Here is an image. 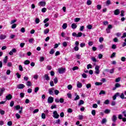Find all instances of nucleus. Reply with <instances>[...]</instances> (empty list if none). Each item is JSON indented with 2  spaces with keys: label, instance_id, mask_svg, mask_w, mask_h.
Masks as SVG:
<instances>
[{
  "label": "nucleus",
  "instance_id": "79ce46f5",
  "mask_svg": "<svg viewBox=\"0 0 126 126\" xmlns=\"http://www.w3.org/2000/svg\"><path fill=\"white\" fill-rule=\"evenodd\" d=\"M91 60L94 62V63H96L97 62V60H96V58L94 57H92Z\"/></svg>",
  "mask_w": 126,
  "mask_h": 126
},
{
  "label": "nucleus",
  "instance_id": "cd10ccee",
  "mask_svg": "<svg viewBox=\"0 0 126 126\" xmlns=\"http://www.w3.org/2000/svg\"><path fill=\"white\" fill-rule=\"evenodd\" d=\"M59 93H60V91H59V90H54V94H55V95H58Z\"/></svg>",
  "mask_w": 126,
  "mask_h": 126
},
{
  "label": "nucleus",
  "instance_id": "e2e57ef3",
  "mask_svg": "<svg viewBox=\"0 0 126 126\" xmlns=\"http://www.w3.org/2000/svg\"><path fill=\"white\" fill-rule=\"evenodd\" d=\"M126 32H124L123 33V36H121L122 39H123V38H126Z\"/></svg>",
  "mask_w": 126,
  "mask_h": 126
},
{
  "label": "nucleus",
  "instance_id": "9b49d317",
  "mask_svg": "<svg viewBox=\"0 0 126 126\" xmlns=\"http://www.w3.org/2000/svg\"><path fill=\"white\" fill-rule=\"evenodd\" d=\"M77 87L78 88H81L82 87V83H80L79 81L77 82Z\"/></svg>",
  "mask_w": 126,
  "mask_h": 126
},
{
  "label": "nucleus",
  "instance_id": "de8ad7c7",
  "mask_svg": "<svg viewBox=\"0 0 126 126\" xmlns=\"http://www.w3.org/2000/svg\"><path fill=\"white\" fill-rule=\"evenodd\" d=\"M115 87H116V88H118L119 87H121V84H120L119 83H116L115 84Z\"/></svg>",
  "mask_w": 126,
  "mask_h": 126
},
{
  "label": "nucleus",
  "instance_id": "20e7f679",
  "mask_svg": "<svg viewBox=\"0 0 126 126\" xmlns=\"http://www.w3.org/2000/svg\"><path fill=\"white\" fill-rule=\"evenodd\" d=\"M65 71V69L63 68H59L58 69V72L60 74L64 73Z\"/></svg>",
  "mask_w": 126,
  "mask_h": 126
},
{
  "label": "nucleus",
  "instance_id": "aec40b11",
  "mask_svg": "<svg viewBox=\"0 0 126 126\" xmlns=\"http://www.w3.org/2000/svg\"><path fill=\"white\" fill-rule=\"evenodd\" d=\"M102 84H103V83H102V82H96L95 83V85H96V86H99L100 85H102Z\"/></svg>",
  "mask_w": 126,
  "mask_h": 126
},
{
  "label": "nucleus",
  "instance_id": "4468645a",
  "mask_svg": "<svg viewBox=\"0 0 126 126\" xmlns=\"http://www.w3.org/2000/svg\"><path fill=\"white\" fill-rule=\"evenodd\" d=\"M6 38V36L5 35L1 34L0 35V40H3Z\"/></svg>",
  "mask_w": 126,
  "mask_h": 126
},
{
  "label": "nucleus",
  "instance_id": "37998d69",
  "mask_svg": "<svg viewBox=\"0 0 126 126\" xmlns=\"http://www.w3.org/2000/svg\"><path fill=\"white\" fill-rule=\"evenodd\" d=\"M115 56H116V52H114V53H112V54L110 56V58L111 59H113V58H115Z\"/></svg>",
  "mask_w": 126,
  "mask_h": 126
},
{
  "label": "nucleus",
  "instance_id": "c03bdc74",
  "mask_svg": "<svg viewBox=\"0 0 126 126\" xmlns=\"http://www.w3.org/2000/svg\"><path fill=\"white\" fill-rule=\"evenodd\" d=\"M115 35L117 36V37H120V36H122V33L121 32H117L115 34Z\"/></svg>",
  "mask_w": 126,
  "mask_h": 126
},
{
  "label": "nucleus",
  "instance_id": "b1692460",
  "mask_svg": "<svg viewBox=\"0 0 126 126\" xmlns=\"http://www.w3.org/2000/svg\"><path fill=\"white\" fill-rule=\"evenodd\" d=\"M106 123H107V119H106V118H104L103 119H102L101 121V124H106Z\"/></svg>",
  "mask_w": 126,
  "mask_h": 126
},
{
  "label": "nucleus",
  "instance_id": "338daca9",
  "mask_svg": "<svg viewBox=\"0 0 126 126\" xmlns=\"http://www.w3.org/2000/svg\"><path fill=\"white\" fill-rule=\"evenodd\" d=\"M74 50L76 51V52H77L78 50H79V48H78V46H76L74 48Z\"/></svg>",
  "mask_w": 126,
  "mask_h": 126
},
{
  "label": "nucleus",
  "instance_id": "c9c22d12",
  "mask_svg": "<svg viewBox=\"0 0 126 126\" xmlns=\"http://www.w3.org/2000/svg\"><path fill=\"white\" fill-rule=\"evenodd\" d=\"M41 118L43 119V120H45V119H46V115L44 113H42Z\"/></svg>",
  "mask_w": 126,
  "mask_h": 126
},
{
  "label": "nucleus",
  "instance_id": "13d9d810",
  "mask_svg": "<svg viewBox=\"0 0 126 126\" xmlns=\"http://www.w3.org/2000/svg\"><path fill=\"white\" fill-rule=\"evenodd\" d=\"M126 58L125 57H122L121 58V61L122 62H126Z\"/></svg>",
  "mask_w": 126,
  "mask_h": 126
},
{
  "label": "nucleus",
  "instance_id": "ddd939ff",
  "mask_svg": "<svg viewBox=\"0 0 126 126\" xmlns=\"http://www.w3.org/2000/svg\"><path fill=\"white\" fill-rule=\"evenodd\" d=\"M114 14L115 15H119L120 14V9H117L114 11Z\"/></svg>",
  "mask_w": 126,
  "mask_h": 126
},
{
  "label": "nucleus",
  "instance_id": "f03ea898",
  "mask_svg": "<svg viewBox=\"0 0 126 126\" xmlns=\"http://www.w3.org/2000/svg\"><path fill=\"white\" fill-rule=\"evenodd\" d=\"M99 69H100V66H95L94 73L96 74H99L100 73V70H99Z\"/></svg>",
  "mask_w": 126,
  "mask_h": 126
},
{
  "label": "nucleus",
  "instance_id": "0eeeda50",
  "mask_svg": "<svg viewBox=\"0 0 126 126\" xmlns=\"http://www.w3.org/2000/svg\"><path fill=\"white\" fill-rule=\"evenodd\" d=\"M16 49L14 48L12 49L11 51H10V52L9 53V55H10V56H12L13 55V53H16Z\"/></svg>",
  "mask_w": 126,
  "mask_h": 126
},
{
  "label": "nucleus",
  "instance_id": "e433bc0d",
  "mask_svg": "<svg viewBox=\"0 0 126 126\" xmlns=\"http://www.w3.org/2000/svg\"><path fill=\"white\" fill-rule=\"evenodd\" d=\"M16 26H17V25L16 24H13L11 26L12 29H14V28H16Z\"/></svg>",
  "mask_w": 126,
  "mask_h": 126
},
{
  "label": "nucleus",
  "instance_id": "393cba45",
  "mask_svg": "<svg viewBox=\"0 0 126 126\" xmlns=\"http://www.w3.org/2000/svg\"><path fill=\"white\" fill-rule=\"evenodd\" d=\"M35 22L36 24H38L40 22V19L36 18L35 20Z\"/></svg>",
  "mask_w": 126,
  "mask_h": 126
},
{
  "label": "nucleus",
  "instance_id": "2eb2a0df",
  "mask_svg": "<svg viewBox=\"0 0 126 126\" xmlns=\"http://www.w3.org/2000/svg\"><path fill=\"white\" fill-rule=\"evenodd\" d=\"M76 27H77V25H76L75 23H73L71 25V28L72 29H76Z\"/></svg>",
  "mask_w": 126,
  "mask_h": 126
},
{
  "label": "nucleus",
  "instance_id": "8fccbe9b",
  "mask_svg": "<svg viewBox=\"0 0 126 126\" xmlns=\"http://www.w3.org/2000/svg\"><path fill=\"white\" fill-rule=\"evenodd\" d=\"M89 68H92V65L91 64H89L87 65V69H89Z\"/></svg>",
  "mask_w": 126,
  "mask_h": 126
},
{
  "label": "nucleus",
  "instance_id": "7c9ffc66",
  "mask_svg": "<svg viewBox=\"0 0 126 126\" xmlns=\"http://www.w3.org/2000/svg\"><path fill=\"white\" fill-rule=\"evenodd\" d=\"M19 69L20 71H23V67H22V65H19Z\"/></svg>",
  "mask_w": 126,
  "mask_h": 126
},
{
  "label": "nucleus",
  "instance_id": "72a5a7b5",
  "mask_svg": "<svg viewBox=\"0 0 126 126\" xmlns=\"http://www.w3.org/2000/svg\"><path fill=\"white\" fill-rule=\"evenodd\" d=\"M80 46L81 48H83L86 46L85 43H81L80 44Z\"/></svg>",
  "mask_w": 126,
  "mask_h": 126
},
{
  "label": "nucleus",
  "instance_id": "f257e3e1",
  "mask_svg": "<svg viewBox=\"0 0 126 126\" xmlns=\"http://www.w3.org/2000/svg\"><path fill=\"white\" fill-rule=\"evenodd\" d=\"M53 117L54 118V119H59L60 118V115H59L58 113V111H54L53 112Z\"/></svg>",
  "mask_w": 126,
  "mask_h": 126
},
{
  "label": "nucleus",
  "instance_id": "f8f14e48",
  "mask_svg": "<svg viewBox=\"0 0 126 126\" xmlns=\"http://www.w3.org/2000/svg\"><path fill=\"white\" fill-rule=\"evenodd\" d=\"M12 98V95L11 94H9L8 95L6 96V99L7 100H11Z\"/></svg>",
  "mask_w": 126,
  "mask_h": 126
},
{
  "label": "nucleus",
  "instance_id": "6e6552de",
  "mask_svg": "<svg viewBox=\"0 0 126 126\" xmlns=\"http://www.w3.org/2000/svg\"><path fill=\"white\" fill-rule=\"evenodd\" d=\"M38 5L39 6H45V5H46V2L45 1H40L38 3Z\"/></svg>",
  "mask_w": 126,
  "mask_h": 126
},
{
  "label": "nucleus",
  "instance_id": "4c0bfd02",
  "mask_svg": "<svg viewBox=\"0 0 126 126\" xmlns=\"http://www.w3.org/2000/svg\"><path fill=\"white\" fill-rule=\"evenodd\" d=\"M79 99H80L79 95H77L76 97L74 98V101H77V100H79Z\"/></svg>",
  "mask_w": 126,
  "mask_h": 126
},
{
  "label": "nucleus",
  "instance_id": "39448f33",
  "mask_svg": "<svg viewBox=\"0 0 126 126\" xmlns=\"http://www.w3.org/2000/svg\"><path fill=\"white\" fill-rule=\"evenodd\" d=\"M24 87H25V85L22 84H20L17 85V88H18V89H23Z\"/></svg>",
  "mask_w": 126,
  "mask_h": 126
},
{
  "label": "nucleus",
  "instance_id": "412c9836",
  "mask_svg": "<svg viewBox=\"0 0 126 126\" xmlns=\"http://www.w3.org/2000/svg\"><path fill=\"white\" fill-rule=\"evenodd\" d=\"M83 104H84V101L83 100H80L78 103V106H81V105H83Z\"/></svg>",
  "mask_w": 126,
  "mask_h": 126
},
{
  "label": "nucleus",
  "instance_id": "a878e982",
  "mask_svg": "<svg viewBox=\"0 0 126 126\" xmlns=\"http://www.w3.org/2000/svg\"><path fill=\"white\" fill-rule=\"evenodd\" d=\"M121 79H122L121 77H118L116 79L115 82H120V81H121Z\"/></svg>",
  "mask_w": 126,
  "mask_h": 126
},
{
  "label": "nucleus",
  "instance_id": "1a4fd4ad",
  "mask_svg": "<svg viewBox=\"0 0 126 126\" xmlns=\"http://www.w3.org/2000/svg\"><path fill=\"white\" fill-rule=\"evenodd\" d=\"M118 120V117L115 115H114L112 118V121L113 123H116V121Z\"/></svg>",
  "mask_w": 126,
  "mask_h": 126
},
{
  "label": "nucleus",
  "instance_id": "dca6fc26",
  "mask_svg": "<svg viewBox=\"0 0 126 126\" xmlns=\"http://www.w3.org/2000/svg\"><path fill=\"white\" fill-rule=\"evenodd\" d=\"M67 27V24L64 23L62 26L63 29H66V28Z\"/></svg>",
  "mask_w": 126,
  "mask_h": 126
},
{
  "label": "nucleus",
  "instance_id": "6e6d98bb",
  "mask_svg": "<svg viewBox=\"0 0 126 126\" xmlns=\"http://www.w3.org/2000/svg\"><path fill=\"white\" fill-rule=\"evenodd\" d=\"M16 21H17V20H16V19L13 20L11 21L10 24H13V23H15V22H16Z\"/></svg>",
  "mask_w": 126,
  "mask_h": 126
},
{
  "label": "nucleus",
  "instance_id": "7ed1b4c3",
  "mask_svg": "<svg viewBox=\"0 0 126 126\" xmlns=\"http://www.w3.org/2000/svg\"><path fill=\"white\" fill-rule=\"evenodd\" d=\"M47 102L49 104H52L54 102V97L52 96H49L48 98Z\"/></svg>",
  "mask_w": 126,
  "mask_h": 126
},
{
  "label": "nucleus",
  "instance_id": "0e129e2a",
  "mask_svg": "<svg viewBox=\"0 0 126 126\" xmlns=\"http://www.w3.org/2000/svg\"><path fill=\"white\" fill-rule=\"evenodd\" d=\"M7 125H8V126H12V122H11V121L8 122Z\"/></svg>",
  "mask_w": 126,
  "mask_h": 126
},
{
  "label": "nucleus",
  "instance_id": "774afa93",
  "mask_svg": "<svg viewBox=\"0 0 126 126\" xmlns=\"http://www.w3.org/2000/svg\"><path fill=\"white\" fill-rule=\"evenodd\" d=\"M16 117L17 119H20V115L18 113H17L16 114Z\"/></svg>",
  "mask_w": 126,
  "mask_h": 126
},
{
  "label": "nucleus",
  "instance_id": "423d86ee",
  "mask_svg": "<svg viewBox=\"0 0 126 126\" xmlns=\"http://www.w3.org/2000/svg\"><path fill=\"white\" fill-rule=\"evenodd\" d=\"M54 90H55V89L54 88H51L49 89V93L50 95H54Z\"/></svg>",
  "mask_w": 126,
  "mask_h": 126
},
{
  "label": "nucleus",
  "instance_id": "f3484780",
  "mask_svg": "<svg viewBox=\"0 0 126 126\" xmlns=\"http://www.w3.org/2000/svg\"><path fill=\"white\" fill-rule=\"evenodd\" d=\"M4 90H5L4 88L0 89V96H1V94L3 93Z\"/></svg>",
  "mask_w": 126,
  "mask_h": 126
},
{
  "label": "nucleus",
  "instance_id": "ea45409f",
  "mask_svg": "<svg viewBox=\"0 0 126 126\" xmlns=\"http://www.w3.org/2000/svg\"><path fill=\"white\" fill-rule=\"evenodd\" d=\"M63 47H64L65 48L67 46V43H66V42L65 41H64L63 43Z\"/></svg>",
  "mask_w": 126,
  "mask_h": 126
},
{
  "label": "nucleus",
  "instance_id": "4d7b16f0",
  "mask_svg": "<svg viewBox=\"0 0 126 126\" xmlns=\"http://www.w3.org/2000/svg\"><path fill=\"white\" fill-rule=\"evenodd\" d=\"M114 71H115V68H112L109 70L110 73H114Z\"/></svg>",
  "mask_w": 126,
  "mask_h": 126
},
{
  "label": "nucleus",
  "instance_id": "bb28decb",
  "mask_svg": "<svg viewBox=\"0 0 126 126\" xmlns=\"http://www.w3.org/2000/svg\"><path fill=\"white\" fill-rule=\"evenodd\" d=\"M120 97L121 99H126V97H125V94H124V93H122L121 95H120Z\"/></svg>",
  "mask_w": 126,
  "mask_h": 126
},
{
  "label": "nucleus",
  "instance_id": "6ab92c4d",
  "mask_svg": "<svg viewBox=\"0 0 126 126\" xmlns=\"http://www.w3.org/2000/svg\"><path fill=\"white\" fill-rule=\"evenodd\" d=\"M87 4L88 5H91V4H92V1H91V0H88L87 1Z\"/></svg>",
  "mask_w": 126,
  "mask_h": 126
},
{
  "label": "nucleus",
  "instance_id": "5701e85b",
  "mask_svg": "<svg viewBox=\"0 0 126 126\" xmlns=\"http://www.w3.org/2000/svg\"><path fill=\"white\" fill-rule=\"evenodd\" d=\"M49 32H50V30L49 29H46L44 31V34H48Z\"/></svg>",
  "mask_w": 126,
  "mask_h": 126
},
{
  "label": "nucleus",
  "instance_id": "f704fd0d",
  "mask_svg": "<svg viewBox=\"0 0 126 126\" xmlns=\"http://www.w3.org/2000/svg\"><path fill=\"white\" fill-rule=\"evenodd\" d=\"M92 115H93V116H95V115H96V110H93L92 111Z\"/></svg>",
  "mask_w": 126,
  "mask_h": 126
},
{
  "label": "nucleus",
  "instance_id": "c85d7f7f",
  "mask_svg": "<svg viewBox=\"0 0 126 126\" xmlns=\"http://www.w3.org/2000/svg\"><path fill=\"white\" fill-rule=\"evenodd\" d=\"M105 114H110L111 113V110L109 109H106L104 111Z\"/></svg>",
  "mask_w": 126,
  "mask_h": 126
},
{
  "label": "nucleus",
  "instance_id": "c756f323",
  "mask_svg": "<svg viewBox=\"0 0 126 126\" xmlns=\"http://www.w3.org/2000/svg\"><path fill=\"white\" fill-rule=\"evenodd\" d=\"M54 53L55 50L54 49H52L50 51L49 54H50V55H53Z\"/></svg>",
  "mask_w": 126,
  "mask_h": 126
},
{
  "label": "nucleus",
  "instance_id": "3c124183",
  "mask_svg": "<svg viewBox=\"0 0 126 126\" xmlns=\"http://www.w3.org/2000/svg\"><path fill=\"white\" fill-rule=\"evenodd\" d=\"M59 102H60V103H63V102H64V99H63V98H61L60 99H59Z\"/></svg>",
  "mask_w": 126,
  "mask_h": 126
},
{
  "label": "nucleus",
  "instance_id": "a18cd8bd",
  "mask_svg": "<svg viewBox=\"0 0 126 126\" xmlns=\"http://www.w3.org/2000/svg\"><path fill=\"white\" fill-rule=\"evenodd\" d=\"M51 108L52 110H53V109H56L57 105L54 104L53 105L51 106Z\"/></svg>",
  "mask_w": 126,
  "mask_h": 126
},
{
  "label": "nucleus",
  "instance_id": "473e14b6",
  "mask_svg": "<svg viewBox=\"0 0 126 126\" xmlns=\"http://www.w3.org/2000/svg\"><path fill=\"white\" fill-rule=\"evenodd\" d=\"M24 64H29L30 63V61L29 60H26L24 63Z\"/></svg>",
  "mask_w": 126,
  "mask_h": 126
},
{
  "label": "nucleus",
  "instance_id": "9d476101",
  "mask_svg": "<svg viewBox=\"0 0 126 126\" xmlns=\"http://www.w3.org/2000/svg\"><path fill=\"white\" fill-rule=\"evenodd\" d=\"M44 77L45 80H47V81H49V80H50V77H49V75L46 74L44 75Z\"/></svg>",
  "mask_w": 126,
  "mask_h": 126
},
{
  "label": "nucleus",
  "instance_id": "58836bf2",
  "mask_svg": "<svg viewBox=\"0 0 126 126\" xmlns=\"http://www.w3.org/2000/svg\"><path fill=\"white\" fill-rule=\"evenodd\" d=\"M106 5H110L111 4V1L110 0H107L106 2Z\"/></svg>",
  "mask_w": 126,
  "mask_h": 126
},
{
  "label": "nucleus",
  "instance_id": "864d4df0",
  "mask_svg": "<svg viewBox=\"0 0 126 126\" xmlns=\"http://www.w3.org/2000/svg\"><path fill=\"white\" fill-rule=\"evenodd\" d=\"M102 94H106V92H105V91H104L103 90H102L99 93V95H101Z\"/></svg>",
  "mask_w": 126,
  "mask_h": 126
},
{
  "label": "nucleus",
  "instance_id": "a19ab883",
  "mask_svg": "<svg viewBox=\"0 0 126 126\" xmlns=\"http://www.w3.org/2000/svg\"><path fill=\"white\" fill-rule=\"evenodd\" d=\"M82 36V32H78V34H77V38H78L79 37H81Z\"/></svg>",
  "mask_w": 126,
  "mask_h": 126
},
{
  "label": "nucleus",
  "instance_id": "052dcab7",
  "mask_svg": "<svg viewBox=\"0 0 126 126\" xmlns=\"http://www.w3.org/2000/svg\"><path fill=\"white\" fill-rule=\"evenodd\" d=\"M67 96H68V98H71V97H72L71 94L70 93L67 94Z\"/></svg>",
  "mask_w": 126,
  "mask_h": 126
},
{
  "label": "nucleus",
  "instance_id": "2f4dec72",
  "mask_svg": "<svg viewBox=\"0 0 126 126\" xmlns=\"http://www.w3.org/2000/svg\"><path fill=\"white\" fill-rule=\"evenodd\" d=\"M78 118L79 120H83L84 117H83V115H79L78 116Z\"/></svg>",
  "mask_w": 126,
  "mask_h": 126
},
{
  "label": "nucleus",
  "instance_id": "680f3d73",
  "mask_svg": "<svg viewBox=\"0 0 126 126\" xmlns=\"http://www.w3.org/2000/svg\"><path fill=\"white\" fill-rule=\"evenodd\" d=\"M54 82L55 84H57V83H58V78H55L54 79Z\"/></svg>",
  "mask_w": 126,
  "mask_h": 126
},
{
  "label": "nucleus",
  "instance_id": "69168bd1",
  "mask_svg": "<svg viewBox=\"0 0 126 126\" xmlns=\"http://www.w3.org/2000/svg\"><path fill=\"white\" fill-rule=\"evenodd\" d=\"M16 110H19L20 109V105H17L15 106Z\"/></svg>",
  "mask_w": 126,
  "mask_h": 126
},
{
  "label": "nucleus",
  "instance_id": "a211bd4d",
  "mask_svg": "<svg viewBox=\"0 0 126 126\" xmlns=\"http://www.w3.org/2000/svg\"><path fill=\"white\" fill-rule=\"evenodd\" d=\"M55 124L57 125H61V120L60 119L57 120L55 122Z\"/></svg>",
  "mask_w": 126,
  "mask_h": 126
},
{
  "label": "nucleus",
  "instance_id": "bf43d9fd",
  "mask_svg": "<svg viewBox=\"0 0 126 126\" xmlns=\"http://www.w3.org/2000/svg\"><path fill=\"white\" fill-rule=\"evenodd\" d=\"M26 85H27V86H31V82L28 81L27 82Z\"/></svg>",
  "mask_w": 126,
  "mask_h": 126
},
{
  "label": "nucleus",
  "instance_id": "5fc2aeb1",
  "mask_svg": "<svg viewBox=\"0 0 126 126\" xmlns=\"http://www.w3.org/2000/svg\"><path fill=\"white\" fill-rule=\"evenodd\" d=\"M87 28H88V29H92V25H89L87 26Z\"/></svg>",
  "mask_w": 126,
  "mask_h": 126
},
{
  "label": "nucleus",
  "instance_id": "49530a36",
  "mask_svg": "<svg viewBox=\"0 0 126 126\" xmlns=\"http://www.w3.org/2000/svg\"><path fill=\"white\" fill-rule=\"evenodd\" d=\"M110 103V100L107 99L104 102V104H105V105H108Z\"/></svg>",
  "mask_w": 126,
  "mask_h": 126
},
{
  "label": "nucleus",
  "instance_id": "09e8293b",
  "mask_svg": "<svg viewBox=\"0 0 126 126\" xmlns=\"http://www.w3.org/2000/svg\"><path fill=\"white\" fill-rule=\"evenodd\" d=\"M86 87L88 89H89V88H91V84H88L86 85Z\"/></svg>",
  "mask_w": 126,
  "mask_h": 126
},
{
  "label": "nucleus",
  "instance_id": "603ef678",
  "mask_svg": "<svg viewBox=\"0 0 126 126\" xmlns=\"http://www.w3.org/2000/svg\"><path fill=\"white\" fill-rule=\"evenodd\" d=\"M82 76L83 78H87V75L85 73L82 74Z\"/></svg>",
  "mask_w": 126,
  "mask_h": 126
},
{
  "label": "nucleus",
  "instance_id": "4be33fe9",
  "mask_svg": "<svg viewBox=\"0 0 126 126\" xmlns=\"http://www.w3.org/2000/svg\"><path fill=\"white\" fill-rule=\"evenodd\" d=\"M8 59V58L7 57V56H5L4 57V59H3V63H7Z\"/></svg>",
  "mask_w": 126,
  "mask_h": 126
}]
</instances>
